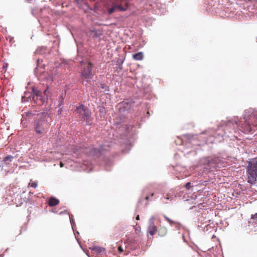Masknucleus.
<instances>
[{
	"label": "nucleus",
	"mask_w": 257,
	"mask_h": 257,
	"mask_svg": "<svg viewBox=\"0 0 257 257\" xmlns=\"http://www.w3.org/2000/svg\"><path fill=\"white\" fill-rule=\"evenodd\" d=\"M34 131L38 136L42 137L49 129L50 124L48 122L46 116H41L34 122Z\"/></svg>",
	"instance_id": "1"
},
{
	"label": "nucleus",
	"mask_w": 257,
	"mask_h": 257,
	"mask_svg": "<svg viewBox=\"0 0 257 257\" xmlns=\"http://www.w3.org/2000/svg\"><path fill=\"white\" fill-rule=\"evenodd\" d=\"M246 170L248 183L251 184H255L257 182V159L248 163Z\"/></svg>",
	"instance_id": "2"
},
{
	"label": "nucleus",
	"mask_w": 257,
	"mask_h": 257,
	"mask_svg": "<svg viewBox=\"0 0 257 257\" xmlns=\"http://www.w3.org/2000/svg\"><path fill=\"white\" fill-rule=\"evenodd\" d=\"M127 0H115L112 7L108 8V14L110 15L116 11H124L128 8Z\"/></svg>",
	"instance_id": "3"
},
{
	"label": "nucleus",
	"mask_w": 257,
	"mask_h": 257,
	"mask_svg": "<svg viewBox=\"0 0 257 257\" xmlns=\"http://www.w3.org/2000/svg\"><path fill=\"white\" fill-rule=\"evenodd\" d=\"M78 113L82 121H85L87 124L90 121L91 113L89 109L83 105H80L75 110Z\"/></svg>",
	"instance_id": "4"
},
{
	"label": "nucleus",
	"mask_w": 257,
	"mask_h": 257,
	"mask_svg": "<svg viewBox=\"0 0 257 257\" xmlns=\"http://www.w3.org/2000/svg\"><path fill=\"white\" fill-rule=\"evenodd\" d=\"M92 63L90 62H88V65L82 72V76L85 79H88L92 76Z\"/></svg>",
	"instance_id": "5"
},
{
	"label": "nucleus",
	"mask_w": 257,
	"mask_h": 257,
	"mask_svg": "<svg viewBox=\"0 0 257 257\" xmlns=\"http://www.w3.org/2000/svg\"><path fill=\"white\" fill-rule=\"evenodd\" d=\"M154 217H152L149 220V226L148 228V233L151 235H154L157 231V227L154 222Z\"/></svg>",
	"instance_id": "6"
},
{
	"label": "nucleus",
	"mask_w": 257,
	"mask_h": 257,
	"mask_svg": "<svg viewBox=\"0 0 257 257\" xmlns=\"http://www.w3.org/2000/svg\"><path fill=\"white\" fill-rule=\"evenodd\" d=\"M244 123H242L241 125V131L244 133H248L251 131L250 124L247 120L243 118Z\"/></svg>",
	"instance_id": "7"
},
{
	"label": "nucleus",
	"mask_w": 257,
	"mask_h": 257,
	"mask_svg": "<svg viewBox=\"0 0 257 257\" xmlns=\"http://www.w3.org/2000/svg\"><path fill=\"white\" fill-rule=\"evenodd\" d=\"M33 99L39 104H42L45 101V99L42 98V96L41 95V92L39 91L36 92L35 95L33 97Z\"/></svg>",
	"instance_id": "8"
},
{
	"label": "nucleus",
	"mask_w": 257,
	"mask_h": 257,
	"mask_svg": "<svg viewBox=\"0 0 257 257\" xmlns=\"http://www.w3.org/2000/svg\"><path fill=\"white\" fill-rule=\"evenodd\" d=\"M59 203V200L54 197H50L48 201V205L50 207H53L58 205Z\"/></svg>",
	"instance_id": "9"
},
{
	"label": "nucleus",
	"mask_w": 257,
	"mask_h": 257,
	"mask_svg": "<svg viewBox=\"0 0 257 257\" xmlns=\"http://www.w3.org/2000/svg\"><path fill=\"white\" fill-rule=\"evenodd\" d=\"M144 55L142 52H138L133 55V58L135 60H142L143 58Z\"/></svg>",
	"instance_id": "10"
},
{
	"label": "nucleus",
	"mask_w": 257,
	"mask_h": 257,
	"mask_svg": "<svg viewBox=\"0 0 257 257\" xmlns=\"http://www.w3.org/2000/svg\"><path fill=\"white\" fill-rule=\"evenodd\" d=\"M167 233V229L165 227H161L159 230V235L161 236L165 235Z\"/></svg>",
	"instance_id": "11"
},
{
	"label": "nucleus",
	"mask_w": 257,
	"mask_h": 257,
	"mask_svg": "<svg viewBox=\"0 0 257 257\" xmlns=\"http://www.w3.org/2000/svg\"><path fill=\"white\" fill-rule=\"evenodd\" d=\"M90 249L98 253H100L104 250L103 248L97 246H93L92 247H91Z\"/></svg>",
	"instance_id": "12"
},
{
	"label": "nucleus",
	"mask_w": 257,
	"mask_h": 257,
	"mask_svg": "<svg viewBox=\"0 0 257 257\" xmlns=\"http://www.w3.org/2000/svg\"><path fill=\"white\" fill-rule=\"evenodd\" d=\"M38 184L36 182H33L32 180H31V182L29 184V186H30L31 187H33L34 188H36L37 187Z\"/></svg>",
	"instance_id": "13"
},
{
	"label": "nucleus",
	"mask_w": 257,
	"mask_h": 257,
	"mask_svg": "<svg viewBox=\"0 0 257 257\" xmlns=\"http://www.w3.org/2000/svg\"><path fill=\"white\" fill-rule=\"evenodd\" d=\"M14 158V157L11 155H9L8 156H6L4 158V161L7 162V161H10L12 162L13 159Z\"/></svg>",
	"instance_id": "14"
},
{
	"label": "nucleus",
	"mask_w": 257,
	"mask_h": 257,
	"mask_svg": "<svg viewBox=\"0 0 257 257\" xmlns=\"http://www.w3.org/2000/svg\"><path fill=\"white\" fill-rule=\"evenodd\" d=\"M251 219L254 220V222L257 223V213L251 216Z\"/></svg>",
	"instance_id": "15"
},
{
	"label": "nucleus",
	"mask_w": 257,
	"mask_h": 257,
	"mask_svg": "<svg viewBox=\"0 0 257 257\" xmlns=\"http://www.w3.org/2000/svg\"><path fill=\"white\" fill-rule=\"evenodd\" d=\"M164 217L166 219V220H167L171 225H172V224H174V223H175L174 221H173V220H172L170 219H169L166 216H165Z\"/></svg>",
	"instance_id": "16"
},
{
	"label": "nucleus",
	"mask_w": 257,
	"mask_h": 257,
	"mask_svg": "<svg viewBox=\"0 0 257 257\" xmlns=\"http://www.w3.org/2000/svg\"><path fill=\"white\" fill-rule=\"evenodd\" d=\"M118 250L119 252H122L123 251V249L122 247L121 246H118Z\"/></svg>",
	"instance_id": "17"
},
{
	"label": "nucleus",
	"mask_w": 257,
	"mask_h": 257,
	"mask_svg": "<svg viewBox=\"0 0 257 257\" xmlns=\"http://www.w3.org/2000/svg\"><path fill=\"white\" fill-rule=\"evenodd\" d=\"M190 182H188L186 184H185V187L188 188V189H189V188L190 187Z\"/></svg>",
	"instance_id": "18"
},
{
	"label": "nucleus",
	"mask_w": 257,
	"mask_h": 257,
	"mask_svg": "<svg viewBox=\"0 0 257 257\" xmlns=\"http://www.w3.org/2000/svg\"><path fill=\"white\" fill-rule=\"evenodd\" d=\"M60 166L61 167H63L64 166V164L62 162H60Z\"/></svg>",
	"instance_id": "19"
},
{
	"label": "nucleus",
	"mask_w": 257,
	"mask_h": 257,
	"mask_svg": "<svg viewBox=\"0 0 257 257\" xmlns=\"http://www.w3.org/2000/svg\"><path fill=\"white\" fill-rule=\"evenodd\" d=\"M251 118L252 119H254L256 118V117L255 116V115H252L251 116Z\"/></svg>",
	"instance_id": "20"
},
{
	"label": "nucleus",
	"mask_w": 257,
	"mask_h": 257,
	"mask_svg": "<svg viewBox=\"0 0 257 257\" xmlns=\"http://www.w3.org/2000/svg\"><path fill=\"white\" fill-rule=\"evenodd\" d=\"M136 219L138 220H140V216L139 215L136 217Z\"/></svg>",
	"instance_id": "21"
},
{
	"label": "nucleus",
	"mask_w": 257,
	"mask_h": 257,
	"mask_svg": "<svg viewBox=\"0 0 257 257\" xmlns=\"http://www.w3.org/2000/svg\"><path fill=\"white\" fill-rule=\"evenodd\" d=\"M101 88H104V86L103 84H101Z\"/></svg>",
	"instance_id": "22"
},
{
	"label": "nucleus",
	"mask_w": 257,
	"mask_h": 257,
	"mask_svg": "<svg viewBox=\"0 0 257 257\" xmlns=\"http://www.w3.org/2000/svg\"><path fill=\"white\" fill-rule=\"evenodd\" d=\"M149 196H146V197H145V199H146L147 200H149Z\"/></svg>",
	"instance_id": "23"
},
{
	"label": "nucleus",
	"mask_w": 257,
	"mask_h": 257,
	"mask_svg": "<svg viewBox=\"0 0 257 257\" xmlns=\"http://www.w3.org/2000/svg\"><path fill=\"white\" fill-rule=\"evenodd\" d=\"M101 34L100 33H99L98 34H96V36L97 37H98V36H99Z\"/></svg>",
	"instance_id": "24"
},
{
	"label": "nucleus",
	"mask_w": 257,
	"mask_h": 257,
	"mask_svg": "<svg viewBox=\"0 0 257 257\" xmlns=\"http://www.w3.org/2000/svg\"><path fill=\"white\" fill-rule=\"evenodd\" d=\"M170 198H169V196L168 195H167V197H166V199H169Z\"/></svg>",
	"instance_id": "25"
},
{
	"label": "nucleus",
	"mask_w": 257,
	"mask_h": 257,
	"mask_svg": "<svg viewBox=\"0 0 257 257\" xmlns=\"http://www.w3.org/2000/svg\"><path fill=\"white\" fill-rule=\"evenodd\" d=\"M252 125H253L254 126H256L257 124L256 123H252Z\"/></svg>",
	"instance_id": "26"
},
{
	"label": "nucleus",
	"mask_w": 257,
	"mask_h": 257,
	"mask_svg": "<svg viewBox=\"0 0 257 257\" xmlns=\"http://www.w3.org/2000/svg\"><path fill=\"white\" fill-rule=\"evenodd\" d=\"M46 92H47V90H45L44 93L45 95H46Z\"/></svg>",
	"instance_id": "27"
},
{
	"label": "nucleus",
	"mask_w": 257,
	"mask_h": 257,
	"mask_svg": "<svg viewBox=\"0 0 257 257\" xmlns=\"http://www.w3.org/2000/svg\"><path fill=\"white\" fill-rule=\"evenodd\" d=\"M154 194L153 193H152V194H151V196H154Z\"/></svg>",
	"instance_id": "28"
}]
</instances>
